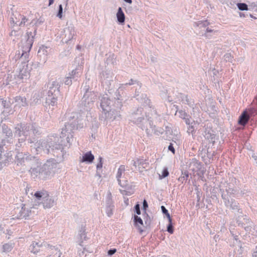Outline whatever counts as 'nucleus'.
Returning <instances> with one entry per match:
<instances>
[{"mask_svg": "<svg viewBox=\"0 0 257 257\" xmlns=\"http://www.w3.org/2000/svg\"><path fill=\"white\" fill-rule=\"evenodd\" d=\"M134 222L136 227L138 228L140 232L142 233L143 231V230L142 228V227L143 225V221L142 219L141 218V217H139L138 216L135 215Z\"/></svg>", "mask_w": 257, "mask_h": 257, "instance_id": "3", "label": "nucleus"}, {"mask_svg": "<svg viewBox=\"0 0 257 257\" xmlns=\"http://www.w3.org/2000/svg\"><path fill=\"white\" fill-rule=\"evenodd\" d=\"M125 2L127 3H129V4H132V0H124Z\"/></svg>", "mask_w": 257, "mask_h": 257, "instance_id": "24", "label": "nucleus"}, {"mask_svg": "<svg viewBox=\"0 0 257 257\" xmlns=\"http://www.w3.org/2000/svg\"><path fill=\"white\" fill-rule=\"evenodd\" d=\"M167 231L171 234H172L174 232V230H173V226H172V220H171V222H169V224L167 227Z\"/></svg>", "mask_w": 257, "mask_h": 257, "instance_id": "13", "label": "nucleus"}, {"mask_svg": "<svg viewBox=\"0 0 257 257\" xmlns=\"http://www.w3.org/2000/svg\"><path fill=\"white\" fill-rule=\"evenodd\" d=\"M206 32H212V30H210V29H209V28H207V29H206Z\"/></svg>", "mask_w": 257, "mask_h": 257, "instance_id": "27", "label": "nucleus"}, {"mask_svg": "<svg viewBox=\"0 0 257 257\" xmlns=\"http://www.w3.org/2000/svg\"><path fill=\"white\" fill-rule=\"evenodd\" d=\"M116 17L119 23H124L125 21V16L121 8H119L118 9V11L116 14Z\"/></svg>", "mask_w": 257, "mask_h": 257, "instance_id": "5", "label": "nucleus"}, {"mask_svg": "<svg viewBox=\"0 0 257 257\" xmlns=\"http://www.w3.org/2000/svg\"><path fill=\"white\" fill-rule=\"evenodd\" d=\"M125 166L124 165H121L118 169L117 176H116L117 181H118L119 185L122 187H124L125 186V185L121 183V180L120 179L121 177L122 173H124V172L125 171Z\"/></svg>", "mask_w": 257, "mask_h": 257, "instance_id": "4", "label": "nucleus"}, {"mask_svg": "<svg viewBox=\"0 0 257 257\" xmlns=\"http://www.w3.org/2000/svg\"><path fill=\"white\" fill-rule=\"evenodd\" d=\"M32 46V44H31V47H30V49H31V48Z\"/></svg>", "mask_w": 257, "mask_h": 257, "instance_id": "29", "label": "nucleus"}, {"mask_svg": "<svg viewBox=\"0 0 257 257\" xmlns=\"http://www.w3.org/2000/svg\"><path fill=\"white\" fill-rule=\"evenodd\" d=\"M135 209H136V213H137V214L140 215L141 214V211H140V209L139 204H137L135 206Z\"/></svg>", "mask_w": 257, "mask_h": 257, "instance_id": "18", "label": "nucleus"}, {"mask_svg": "<svg viewBox=\"0 0 257 257\" xmlns=\"http://www.w3.org/2000/svg\"><path fill=\"white\" fill-rule=\"evenodd\" d=\"M54 203L53 200L51 199H47L46 202H44V206L46 208H50Z\"/></svg>", "mask_w": 257, "mask_h": 257, "instance_id": "8", "label": "nucleus"}, {"mask_svg": "<svg viewBox=\"0 0 257 257\" xmlns=\"http://www.w3.org/2000/svg\"><path fill=\"white\" fill-rule=\"evenodd\" d=\"M143 159H137V160L135 161L134 162V165L135 166V167H137V166H140V165L142 164L143 163Z\"/></svg>", "mask_w": 257, "mask_h": 257, "instance_id": "15", "label": "nucleus"}, {"mask_svg": "<svg viewBox=\"0 0 257 257\" xmlns=\"http://www.w3.org/2000/svg\"><path fill=\"white\" fill-rule=\"evenodd\" d=\"M13 248V246L11 244L6 243L3 245V249L4 252H9Z\"/></svg>", "mask_w": 257, "mask_h": 257, "instance_id": "9", "label": "nucleus"}, {"mask_svg": "<svg viewBox=\"0 0 257 257\" xmlns=\"http://www.w3.org/2000/svg\"><path fill=\"white\" fill-rule=\"evenodd\" d=\"M62 11H63V8L61 5H59V12L57 14V16L60 18L61 19L62 18Z\"/></svg>", "mask_w": 257, "mask_h": 257, "instance_id": "14", "label": "nucleus"}, {"mask_svg": "<svg viewBox=\"0 0 257 257\" xmlns=\"http://www.w3.org/2000/svg\"><path fill=\"white\" fill-rule=\"evenodd\" d=\"M161 209H162V212H163V213L167 215L169 222H171V217H170V215L169 213H168V210L166 209V208L164 206H161Z\"/></svg>", "mask_w": 257, "mask_h": 257, "instance_id": "11", "label": "nucleus"}, {"mask_svg": "<svg viewBox=\"0 0 257 257\" xmlns=\"http://www.w3.org/2000/svg\"><path fill=\"white\" fill-rule=\"evenodd\" d=\"M209 24V23L207 21L204 22V25L208 26Z\"/></svg>", "mask_w": 257, "mask_h": 257, "instance_id": "26", "label": "nucleus"}, {"mask_svg": "<svg viewBox=\"0 0 257 257\" xmlns=\"http://www.w3.org/2000/svg\"><path fill=\"white\" fill-rule=\"evenodd\" d=\"M99 163L97 165V169H101L102 167V158L101 157H99Z\"/></svg>", "mask_w": 257, "mask_h": 257, "instance_id": "17", "label": "nucleus"}, {"mask_svg": "<svg viewBox=\"0 0 257 257\" xmlns=\"http://www.w3.org/2000/svg\"><path fill=\"white\" fill-rule=\"evenodd\" d=\"M189 177V174L187 172H185L182 173V176L179 177L178 181L181 183H183L184 181L186 180Z\"/></svg>", "mask_w": 257, "mask_h": 257, "instance_id": "6", "label": "nucleus"}, {"mask_svg": "<svg viewBox=\"0 0 257 257\" xmlns=\"http://www.w3.org/2000/svg\"><path fill=\"white\" fill-rule=\"evenodd\" d=\"M143 206L145 208L148 207V204L146 200H144L143 202Z\"/></svg>", "mask_w": 257, "mask_h": 257, "instance_id": "23", "label": "nucleus"}, {"mask_svg": "<svg viewBox=\"0 0 257 257\" xmlns=\"http://www.w3.org/2000/svg\"><path fill=\"white\" fill-rule=\"evenodd\" d=\"M94 159V156L91 152H88L84 154L80 159L81 162L92 163Z\"/></svg>", "mask_w": 257, "mask_h": 257, "instance_id": "2", "label": "nucleus"}, {"mask_svg": "<svg viewBox=\"0 0 257 257\" xmlns=\"http://www.w3.org/2000/svg\"><path fill=\"white\" fill-rule=\"evenodd\" d=\"M45 195H46V197L48 196L49 195L47 192L44 193L43 192L37 191L35 193L34 196L38 199H40L43 196Z\"/></svg>", "mask_w": 257, "mask_h": 257, "instance_id": "10", "label": "nucleus"}, {"mask_svg": "<svg viewBox=\"0 0 257 257\" xmlns=\"http://www.w3.org/2000/svg\"><path fill=\"white\" fill-rule=\"evenodd\" d=\"M169 175V172L167 168H165L163 171L161 176H160L161 179L167 177Z\"/></svg>", "mask_w": 257, "mask_h": 257, "instance_id": "12", "label": "nucleus"}, {"mask_svg": "<svg viewBox=\"0 0 257 257\" xmlns=\"http://www.w3.org/2000/svg\"><path fill=\"white\" fill-rule=\"evenodd\" d=\"M237 6L238 9L240 11H247L248 10L247 5L244 3H238Z\"/></svg>", "mask_w": 257, "mask_h": 257, "instance_id": "7", "label": "nucleus"}, {"mask_svg": "<svg viewBox=\"0 0 257 257\" xmlns=\"http://www.w3.org/2000/svg\"><path fill=\"white\" fill-rule=\"evenodd\" d=\"M57 102V98L53 97L52 98V100H51V105H54Z\"/></svg>", "mask_w": 257, "mask_h": 257, "instance_id": "21", "label": "nucleus"}, {"mask_svg": "<svg viewBox=\"0 0 257 257\" xmlns=\"http://www.w3.org/2000/svg\"><path fill=\"white\" fill-rule=\"evenodd\" d=\"M116 251V249H110L108 251V255H112L113 254L115 253Z\"/></svg>", "mask_w": 257, "mask_h": 257, "instance_id": "20", "label": "nucleus"}, {"mask_svg": "<svg viewBox=\"0 0 257 257\" xmlns=\"http://www.w3.org/2000/svg\"><path fill=\"white\" fill-rule=\"evenodd\" d=\"M249 118L250 116L248 115L247 111L244 110L239 116L238 123L240 125L244 126L248 122Z\"/></svg>", "mask_w": 257, "mask_h": 257, "instance_id": "1", "label": "nucleus"}, {"mask_svg": "<svg viewBox=\"0 0 257 257\" xmlns=\"http://www.w3.org/2000/svg\"><path fill=\"white\" fill-rule=\"evenodd\" d=\"M18 98L19 99H23V98H22L21 97H20V96L18 97Z\"/></svg>", "mask_w": 257, "mask_h": 257, "instance_id": "28", "label": "nucleus"}, {"mask_svg": "<svg viewBox=\"0 0 257 257\" xmlns=\"http://www.w3.org/2000/svg\"><path fill=\"white\" fill-rule=\"evenodd\" d=\"M54 3V1L53 0H49V5L50 6L52 4H53Z\"/></svg>", "mask_w": 257, "mask_h": 257, "instance_id": "25", "label": "nucleus"}, {"mask_svg": "<svg viewBox=\"0 0 257 257\" xmlns=\"http://www.w3.org/2000/svg\"><path fill=\"white\" fill-rule=\"evenodd\" d=\"M105 100V99L104 98L103 99V101H102L101 103V106L102 107V108L104 110L105 109V108H104V106H105V104H104V101Z\"/></svg>", "mask_w": 257, "mask_h": 257, "instance_id": "22", "label": "nucleus"}, {"mask_svg": "<svg viewBox=\"0 0 257 257\" xmlns=\"http://www.w3.org/2000/svg\"><path fill=\"white\" fill-rule=\"evenodd\" d=\"M168 149L171 151L174 154H175V151L173 146V145L171 144L168 147Z\"/></svg>", "mask_w": 257, "mask_h": 257, "instance_id": "19", "label": "nucleus"}, {"mask_svg": "<svg viewBox=\"0 0 257 257\" xmlns=\"http://www.w3.org/2000/svg\"><path fill=\"white\" fill-rule=\"evenodd\" d=\"M28 19L26 18V17L23 16V18L22 19V21L21 23L19 24L20 26H23L25 25L26 23L27 22Z\"/></svg>", "mask_w": 257, "mask_h": 257, "instance_id": "16", "label": "nucleus"}]
</instances>
